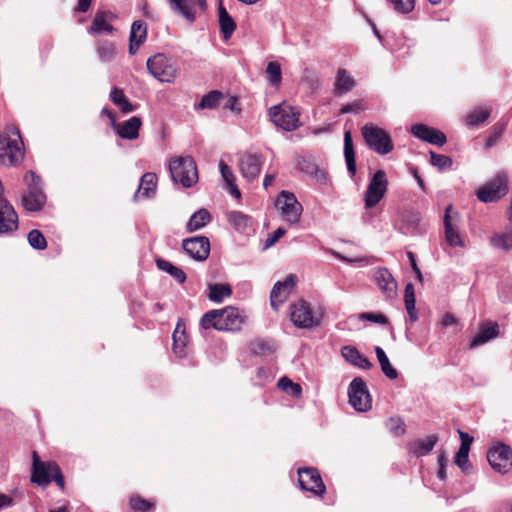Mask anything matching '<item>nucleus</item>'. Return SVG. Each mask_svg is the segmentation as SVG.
Segmentation results:
<instances>
[{"label": "nucleus", "mask_w": 512, "mask_h": 512, "mask_svg": "<svg viewBox=\"0 0 512 512\" xmlns=\"http://www.w3.org/2000/svg\"><path fill=\"white\" fill-rule=\"evenodd\" d=\"M245 322V315L238 308L228 306L220 310L205 313L200 321L204 329L214 328L219 331L240 330Z\"/></svg>", "instance_id": "nucleus-1"}, {"label": "nucleus", "mask_w": 512, "mask_h": 512, "mask_svg": "<svg viewBox=\"0 0 512 512\" xmlns=\"http://www.w3.org/2000/svg\"><path fill=\"white\" fill-rule=\"evenodd\" d=\"M24 158L23 141L16 127H9L0 135V160L7 165H15Z\"/></svg>", "instance_id": "nucleus-2"}, {"label": "nucleus", "mask_w": 512, "mask_h": 512, "mask_svg": "<svg viewBox=\"0 0 512 512\" xmlns=\"http://www.w3.org/2000/svg\"><path fill=\"white\" fill-rule=\"evenodd\" d=\"M169 170L175 183L189 188L198 181V171L195 161L190 156H180L170 161Z\"/></svg>", "instance_id": "nucleus-3"}, {"label": "nucleus", "mask_w": 512, "mask_h": 512, "mask_svg": "<svg viewBox=\"0 0 512 512\" xmlns=\"http://www.w3.org/2000/svg\"><path fill=\"white\" fill-rule=\"evenodd\" d=\"M27 186L22 196V203L28 211H39L46 203V195L42 189V180L33 171H28L24 176Z\"/></svg>", "instance_id": "nucleus-4"}, {"label": "nucleus", "mask_w": 512, "mask_h": 512, "mask_svg": "<svg viewBox=\"0 0 512 512\" xmlns=\"http://www.w3.org/2000/svg\"><path fill=\"white\" fill-rule=\"evenodd\" d=\"M268 115L272 123L285 131H294L300 126V112L286 102L269 108Z\"/></svg>", "instance_id": "nucleus-5"}, {"label": "nucleus", "mask_w": 512, "mask_h": 512, "mask_svg": "<svg viewBox=\"0 0 512 512\" xmlns=\"http://www.w3.org/2000/svg\"><path fill=\"white\" fill-rule=\"evenodd\" d=\"M149 73L163 83H171L177 74L175 60L163 53H157L148 58L146 63Z\"/></svg>", "instance_id": "nucleus-6"}, {"label": "nucleus", "mask_w": 512, "mask_h": 512, "mask_svg": "<svg viewBox=\"0 0 512 512\" xmlns=\"http://www.w3.org/2000/svg\"><path fill=\"white\" fill-rule=\"evenodd\" d=\"M508 191V174L506 171H500L479 188L476 195L481 202L490 203L500 200Z\"/></svg>", "instance_id": "nucleus-7"}, {"label": "nucleus", "mask_w": 512, "mask_h": 512, "mask_svg": "<svg viewBox=\"0 0 512 512\" xmlns=\"http://www.w3.org/2000/svg\"><path fill=\"white\" fill-rule=\"evenodd\" d=\"M361 132L368 147L376 153L386 155L393 150L391 137L384 129L373 124H366L362 127Z\"/></svg>", "instance_id": "nucleus-8"}, {"label": "nucleus", "mask_w": 512, "mask_h": 512, "mask_svg": "<svg viewBox=\"0 0 512 512\" xmlns=\"http://www.w3.org/2000/svg\"><path fill=\"white\" fill-rule=\"evenodd\" d=\"M275 206L285 222L296 225L300 221L303 207L293 193L282 191L276 199Z\"/></svg>", "instance_id": "nucleus-9"}, {"label": "nucleus", "mask_w": 512, "mask_h": 512, "mask_svg": "<svg viewBox=\"0 0 512 512\" xmlns=\"http://www.w3.org/2000/svg\"><path fill=\"white\" fill-rule=\"evenodd\" d=\"M388 188V179L384 170H378L370 179L364 193V206L366 209L375 207L385 196Z\"/></svg>", "instance_id": "nucleus-10"}, {"label": "nucleus", "mask_w": 512, "mask_h": 512, "mask_svg": "<svg viewBox=\"0 0 512 512\" xmlns=\"http://www.w3.org/2000/svg\"><path fill=\"white\" fill-rule=\"evenodd\" d=\"M487 460L493 470L507 474L512 471V448L507 444L498 443L488 450Z\"/></svg>", "instance_id": "nucleus-11"}, {"label": "nucleus", "mask_w": 512, "mask_h": 512, "mask_svg": "<svg viewBox=\"0 0 512 512\" xmlns=\"http://www.w3.org/2000/svg\"><path fill=\"white\" fill-rule=\"evenodd\" d=\"M298 483L302 490L309 491L316 496L322 497L326 491L321 475L316 468H298Z\"/></svg>", "instance_id": "nucleus-12"}, {"label": "nucleus", "mask_w": 512, "mask_h": 512, "mask_svg": "<svg viewBox=\"0 0 512 512\" xmlns=\"http://www.w3.org/2000/svg\"><path fill=\"white\" fill-rule=\"evenodd\" d=\"M291 321L299 328H313L320 323V318L313 312L310 305L300 300L291 305Z\"/></svg>", "instance_id": "nucleus-13"}, {"label": "nucleus", "mask_w": 512, "mask_h": 512, "mask_svg": "<svg viewBox=\"0 0 512 512\" xmlns=\"http://www.w3.org/2000/svg\"><path fill=\"white\" fill-rule=\"evenodd\" d=\"M459 216L452 205L445 209L444 228L446 242L452 247H463L464 242L458 230Z\"/></svg>", "instance_id": "nucleus-14"}, {"label": "nucleus", "mask_w": 512, "mask_h": 512, "mask_svg": "<svg viewBox=\"0 0 512 512\" xmlns=\"http://www.w3.org/2000/svg\"><path fill=\"white\" fill-rule=\"evenodd\" d=\"M184 251L197 261H204L210 253V242L205 236H195L183 241Z\"/></svg>", "instance_id": "nucleus-15"}, {"label": "nucleus", "mask_w": 512, "mask_h": 512, "mask_svg": "<svg viewBox=\"0 0 512 512\" xmlns=\"http://www.w3.org/2000/svg\"><path fill=\"white\" fill-rule=\"evenodd\" d=\"M349 404L357 412H366L372 408V397L367 386H349Z\"/></svg>", "instance_id": "nucleus-16"}, {"label": "nucleus", "mask_w": 512, "mask_h": 512, "mask_svg": "<svg viewBox=\"0 0 512 512\" xmlns=\"http://www.w3.org/2000/svg\"><path fill=\"white\" fill-rule=\"evenodd\" d=\"M57 466L54 462L40 461L36 452H33V465L31 472V482L39 486H47L51 483L52 467Z\"/></svg>", "instance_id": "nucleus-17"}, {"label": "nucleus", "mask_w": 512, "mask_h": 512, "mask_svg": "<svg viewBox=\"0 0 512 512\" xmlns=\"http://www.w3.org/2000/svg\"><path fill=\"white\" fill-rule=\"evenodd\" d=\"M374 280L386 299H395L397 297L398 285L388 269H376L374 272Z\"/></svg>", "instance_id": "nucleus-18"}, {"label": "nucleus", "mask_w": 512, "mask_h": 512, "mask_svg": "<svg viewBox=\"0 0 512 512\" xmlns=\"http://www.w3.org/2000/svg\"><path fill=\"white\" fill-rule=\"evenodd\" d=\"M18 228V215L13 206L6 200L0 199V235L10 234Z\"/></svg>", "instance_id": "nucleus-19"}, {"label": "nucleus", "mask_w": 512, "mask_h": 512, "mask_svg": "<svg viewBox=\"0 0 512 512\" xmlns=\"http://www.w3.org/2000/svg\"><path fill=\"white\" fill-rule=\"evenodd\" d=\"M296 280V276L290 274L284 281H278L273 286L270 294V302L274 310H278L279 306L285 302L292 288L294 287Z\"/></svg>", "instance_id": "nucleus-20"}, {"label": "nucleus", "mask_w": 512, "mask_h": 512, "mask_svg": "<svg viewBox=\"0 0 512 512\" xmlns=\"http://www.w3.org/2000/svg\"><path fill=\"white\" fill-rule=\"evenodd\" d=\"M411 133L422 141L437 146H443L447 141V138L443 132L424 124L413 125L411 128Z\"/></svg>", "instance_id": "nucleus-21"}, {"label": "nucleus", "mask_w": 512, "mask_h": 512, "mask_svg": "<svg viewBox=\"0 0 512 512\" xmlns=\"http://www.w3.org/2000/svg\"><path fill=\"white\" fill-rule=\"evenodd\" d=\"M239 169L244 178L254 181L261 171V157L258 154L246 153L239 160Z\"/></svg>", "instance_id": "nucleus-22"}, {"label": "nucleus", "mask_w": 512, "mask_h": 512, "mask_svg": "<svg viewBox=\"0 0 512 512\" xmlns=\"http://www.w3.org/2000/svg\"><path fill=\"white\" fill-rule=\"evenodd\" d=\"M438 442L436 435H429L425 438H420L410 442L407 445L408 453L410 456L420 458L428 455Z\"/></svg>", "instance_id": "nucleus-23"}, {"label": "nucleus", "mask_w": 512, "mask_h": 512, "mask_svg": "<svg viewBox=\"0 0 512 512\" xmlns=\"http://www.w3.org/2000/svg\"><path fill=\"white\" fill-rule=\"evenodd\" d=\"M157 189V176L155 173L147 172L142 175L137 191L133 195V200L149 199L154 197Z\"/></svg>", "instance_id": "nucleus-24"}, {"label": "nucleus", "mask_w": 512, "mask_h": 512, "mask_svg": "<svg viewBox=\"0 0 512 512\" xmlns=\"http://www.w3.org/2000/svg\"><path fill=\"white\" fill-rule=\"evenodd\" d=\"M147 38V25L141 20L132 23L130 31L129 53L134 55Z\"/></svg>", "instance_id": "nucleus-25"}, {"label": "nucleus", "mask_w": 512, "mask_h": 512, "mask_svg": "<svg viewBox=\"0 0 512 512\" xmlns=\"http://www.w3.org/2000/svg\"><path fill=\"white\" fill-rule=\"evenodd\" d=\"M273 396L280 399L282 405L292 406L302 397V386H276Z\"/></svg>", "instance_id": "nucleus-26"}, {"label": "nucleus", "mask_w": 512, "mask_h": 512, "mask_svg": "<svg viewBox=\"0 0 512 512\" xmlns=\"http://www.w3.org/2000/svg\"><path fill=\"white\" fill-rule=\"evenodd\" d=\"M499 335V325L496 322H486L482 324L470 343V347L474 348L483 345Z\"/></svg>", "instance_id": "nucleus-27"}, {"label": "nucleus", "mask_w": 512, "mask_h": 512, "mask_svg": "<svg viewBox=\"0 0 512 512\" xmlns=\"http://www.w3.org/2000/svg\"><path fill=\"white\" fill-rule=\"evenodd\" d=\"M141 125V119L137 116H133L122 124H116V126L113 127L121 138L134 140L139 136V129Z\"/></svg>", "instance_id": "nucleus-28"}, {"label": "nucleus", "mask_w": 512, "mask_h": 512, "mask_svg": "<svg viewBox=\"0 0 512 512\" xmlns=\"http://www.w3.org/2000/svg\"><path fill=\"white\" fill-rule=\"evenodd\" d=\"M170 9L177 15L192 23L196 19V11L192 0H167Z\"/></svg>", "instance_id": "nucleus-29"}, {"label": "nucleus", "mask_w": 512, "mask_h": 512, "mask_svg": "<svg viewBox=\"0 0 512 512\" xmlns=\"http://www.w3.org/2000/svg\"><path fill=\"white\" fill-rule=\"evenodd\" d=\"M173 338V351L178 358H185L187 356V343L188 336L185 332L184 326L178 322L172 335Z\"/></svg>", "instance_id": "nucleus-30"}, {"label": "nucleus", "mask_w": 512, "mask_h": 512, "mask_svg": "<svg viewBox=\"0 0 512 512\" xmlns=\"http://www.w3.org/2000/svg\"><path fill=\"white\" fill-rule=\"evenodd\" d=\"M355 84V79L346 69H338L336 81L334 84L336 95L341 96L348 93L355 87Z\"/></svg>", "instance_id": "nucleus-31"}, {"label": "nucleus", "mask_w": 512, "mask_h": 512, "mask_svg": "<svg viewBox=\"0 0 512 512\" xmlns=\"http://www.w3.org/2000/svg\"><path fill=\"white\" fill-rule=\"evenodd\" d=\"M341 353L345 360L354 366L366 369L370 368L372 365L370 361L353 346H344Z\"/></svg>", "instance_id": "nucleus-32"}, {"label": "nucleus", "mask_w": 512, "mask_h": 512, "mask_svg": "<svg viewBox=\"0 0 512 512\" xmlns=\"http://www.w3.org/2000/svg\"><path fill=\"white\" fill-rule=\"evenodd\" d=\"M344 156L347 165V170L351 176H354L356 173V160L350 131H346L344 133Z\"/></svg>", "instance_id": "nucleus-33"}, {"label": "nucleus", "mask_w": 512, "mask_h": 512, "mask_svg": "<svg viewBox=\"0 0 512 512\" xmlns=\"http://www.w3.org/2000/svg\"><path fill=\"white\" fill-rule=\"evenodd\" d=\"M490 245L493 248L503 251L512 249V227L506 228L504 232L495 233L490 237Z\"/></svg>", "instance_id": "nucleus-34"}, {"label": "nucleus", "mask_w": 512, "mask_h": 512, "mask_svg": "<svg viewBox=\"0 0 512 512\" xmlns=\"http://www.w3.org/2000/svg\"><path fill=\"white\" fill-rule=\"evenodd\" d=\"M109 19H111V14L108 12L99 11L96 13L92 26L90 28V33L100 34L103 32L111 33L113 31V26L110 24Z\"/></svg>", "instance_id": "nucleus-35"}, {"label": "nucleus", "mask_w": 512, "mask_h": 512, "mask_svg": "<svg viewBox=\"0 0 512 512\" xmlns=\"http://www.w3.org/2000/svg\"><path fill=\"white\" fill-rule=\"evenodd\" d=\"M219 25L223 38L228 40L234 32L236 24L222 3L219 5Z\"/></svg>", "instance_id": "nucleus-36"}, {"label": "nucleus", "mask_w": 512, "mask_h": 512, "mask_svg": "<svg viewBox=\"0 0 512 512\" xmlns=\"http://www.w3.org/2000/svg\"><path fill=\"white\" fill-rule=\"evenodd\" d=\"M404 303L405 309L408 313L409 320L414 323L418 320V313L416 310L415 290L412 283H407L404 290Z\"/></svg>", "instance_id": "nucleus-37"}, {"label": "nucleus", "mask_w": 512, "mask_h": 512, "mask_svg": "<svg viewBox=\"0 0 512 512\" xmlns=\"http://www.w3.org/2000/svg\"><path fill=\"white\" fill-rule=\"evenodd\" d=\"M208 298L216 303L222 302L225 298H228L232 294V289L229 284L216 283L208 286Z\"/></svg>", "instance_id": "nucleus-38"}, {"label": "nucleus", "mask_w": 512, "mask_h": 512, "mask_svg": "<svg viewBox=\"0 0 512 512\" xmlns=\"http://www.w3.org/2000/svg\"><path fill=\"white\" fill-rule=\"evenodd\" d=\"M211 221V215L206 209H200L195 212L189 219L187 223V231L194 232L197 231L204 226H206Z\"/></svg>", "instance_id": "nucleus-39"}, {"label": "nucleus", "mask_w": 512, "mask_h": 512, "mask_svg": "<svg viewBox=\"0 0 512 512\" xmlns=\"http://www.w3.org/2000/svg\"><path fill=\"white\" fill-rule=\"evenodd\" d=\"M420 214L413 211H406L402 215V224L400 230L404 234L414 233L420 224Z\"/></svg>", "instance_id": "nucleus-40"}, {"label": "nucleus", "mask_w": 512, "mask_h": 512, "mask_svg": "<svg viewBox=\"0 0 512 512\" xmlns=\"http://www.w3.org/2000/svg\"><path fill=\"white\" fill-rule=\"evenodd\" d=\"M491 110L487 107H476L465 117V123L469 127H477L485 122L490 116Z\"/></svg>", "instance_id": "nucleus-41"}, {"label": "nucleus", "mask_w": 512, "mask_h": 512, "mask_svg": "<svg viewBox=\"0 0 512 512\" xmlns=\"http://www.w3.org/2000/svg\"><path fill=\"white\" fill-rule=\"evenodd\" d=\"M96 52L101 62H111L117 55L115 44L106 40L97 43Z\"/></svg>", "instance_id": "nucleus-42"}, {"label": "nucleus", "mask_w": 512, "mask_h": 512, "mask_svg": "<svg viewBox=\"0 0 512 512\" xmlns=\"http://www.w3.org/2000/svg\"><path fill=\"white\" fill-rule=\"evenodd\" d=\"M376 356L378 359V362L381 366L382 372L390 379L394 380L397 378V371L396 369L391 365L385 351L381 347L375 348Z\"/></svg>", "instance_id": "nucleus-43"}, {"label": "nucleus", "mask_w": 512, "mask_h": 512, "mask_svg": "<svg viewBox=\"0 0 512 512\" xmlns=\"http://www.w3.org/2000/svg\"><path fill=\"white\" fill-rule=\"evenodd\" d=\"M225 98L224 94L220 91L214 90L204 95L198 104L197 108L200 109H215L220 104L221 100Z\"/></svg>", "instance_id": "nucleus-44"}, {"label": "nucleus", "mask_w": 512, "mask_h": 512, "mask_svg": "<svg viewBox=\"0 0 512 512\" xmlns=\"http://www.w3.org/2000/svg\"><path fill=\"white\" fill-rule=\"evenodd\" d=\"M111 101L120 107L124 113H129L134 110V106L129 102L122 90L113 88L110 93Z\"/></svg>", "instance_id": "nucleus-45"}, {"label": "nucleus", "mask_w": 512, "mask_h": 512, "mask_svg": "<svg viewBox=\"0 0 512 512\" xmlns=\"http://www.w3.org/2000/svg\"><path fill=\"white\" fill-rule=\"evenodd\" d=\"M157 266L159 269L167 272L172 277H174L179 283L185 282V280H186L185 272L182 269L174 266L171 262L163 260V259H159V260H157Z\"/></svg>", "instance_id": "nucleus-46"}, {"label": "nucleus", "mask_w": 512, "mask_h": 512, "mask_svg": "<svg viewBox=\"0 0 512 512\" xmlns=\"http://www.w3.org/2000/svg\"><path fill=\"white\" fill-rule=\"evenodd\" d=\"M128 505L135 512H148L155 507L154 502L144 499L139 495H132L129 498Z\"/></svg>", "instance_id": "nucleus-47"}, {"label": "nucleus", "mask_w": 512, "mask_h": 512, "mask_svg": "<svg viewBox=\"0 0 512 512\" xmlns=\"http://www.w3.org/2000/svg\"><path fill=\"white\" fill-rule=\"evenodd\" d=\"M385 427L395 437L403 436L406 432L405 422L400 417H390L385 421Z\"/></svg>", "instance_id": "nucleus-48"}, {"label": "nucleus", "mask_w": 512, "mask_h": 512, "mask_svg": "<svg viewBox=\"0 0 512 512\" xmlns=\"http://www.w3.org/2000/svg\"><path fill=\"white\" fill-rule=\"evenodd\" d=\"M300 169L307 174L315 176L320 182L325 183L327 181L326 172L310 161L304 160L303 163L300 164Z\"/></svg>", "instance_id": "nucleus-49"}, {"label": "nucleus", "mask_w": 512, "mask_h": 512, "mask_svg": "<svg viewBox=\"0 0 512 512\" xmlns=\"http://www.w3.org/2000/svg\"><path fill=\"white\" fill-rule=\"evenodd\" d=\"M228 220L236 230L245 231L248 227L250 218L239 211H233L228 215Z\"/></svg>", "instance_id": "nucleus-50"}, {"label": "nucleus", "mask_w": 512, "mask_h": 512, "mask_svg": "<svg viewBox=\"0 0 512 512\" xmlns=\"http://www.w3.org/2000/svg\"><path fill=\"white\" fill-rule=\"evenodd\" d=\"M430 163L437 167L439 170L449 169L452 166V159L443 154L430 152Z\"/></svg>", "instance_id": "nucleus-51"}, {"label": "nucleus", "mask_w": 512, "mask_h": 512, "mask_svg": "<svg viewBox=\"0 0 512 512\" xmlns=\"http://www.w3.org/2000/svg\"><path fill=\"white\" fill-rule=\"evenodd\" d=\"M469 452L470 451L459 449L455 455V464L465 474L469 473L472 468V465L469 461Z\"/></svg>", "instance_id": "nucleus-52"}, {"label": "nucleus", "mask_w": 512, "mask_h": 512, "mask_svg": "<svg viewBox=\"0 0 512 512\" xmlns=\"http://www.w3.org/2000/svg\"><path fill=\"white\" fill-rule=\"evenodd\" d=\"M392 8L401 14L410 13L415 7V0H387Z\"/></svg>", "instance_id": "nucleus-53"}, {"label": "nucleus", "mask_w": 512, "mask_h": 512, "mask_svg": "<svg viewBox=\"0 0 512 512\" xmlns=\"http://www.w3.org/2000/svg\"><path fill=\"white\" fill-rule=\"evenodd\" d=\"M28 242L34 249L38 250H43L47 246V242L44 235L39 230L36 229L29 232Z\"/></svg>", "instance_id": "nucleus-54"}, {"label": "nucleus", "mask_w": 512, "mask_h": 512, "mask_svg": "<svg viewBox=\"0 0 512 512\" xmlns=\"http://www.w3.org/2000/svg\"><path fill=\"white\" fill-rule=\"evenodd\" d=\"M266 73L272 85L277 86L280 84L282 75L280 65L277 62H269L266 67Z\"/></svg>", "instance_id": "nucleus-55"}, {"label": "nucleus", "mask_w": 512, "mask_h": 512, "mask_svg": "<svg viewBox=\"0 0 512 512\" xmlns=\"http://www.w3.org/2000/svg\"><path fill=\"white\" fill-rule=\"evenodd\" d=\"M359 319L367 320L381 325H387L389 323L388 318L379 312H364L359 314Z\"/></svg>", "instance_id": "nucleus-56"}, {"label": "nucleus", "mask_w": 512, "mask_h": 512, "mask_svg": "<svg viewBox=\"0 0 512 512\" xmlns=\"http://www.w3.org/2000/svg\"><path fill=\"white\" fill-rule=\"evenodd\" d=\"M219 170L226 184L228 186H232V184L235 181V176L233 174L232 169L224 161H220Z\"/></svg>", "instance_id": "nucleus-57"}, {"label": "nucleus", "mask_w": 512, "mask_h": 512, "mask_svg": "<svg viewBox=\"0 0 512 512\" xmlns=\"http://www.w3.org/2000/svg\"><path fill=\"white\" fill-rule=\"evenodd\" d=\"M437 463H438V466H439V469L437 471V478L440 480V481H445L446 480V477H447V474H446V469H447V458H446V455L444 452H441L438 457H437Z\"/></svg>", "instance_id": "nucleus-58"}, {"label": "nucleus", "mask_w": 512, "mask_h": 512, "mask_svg": "<svg viewBox=\"0 0 512 512\" xmlns=\"http://www.w3.org/2000/svg\"><path fill=\"white\" fill-rule=\"evenodd\" d=\"M361 110H363L362 102L361 101H354L352 103H348L340 109V114H347V113H359Z\"/></svg>", "instance_id": "nucleus-59"}, {"label": "nucleus", "mask_w": 512, "mask_h": 512, "mask_svg": "<svg viewBox=\"0 0 512 512\" xmlns=\"http://www.w3.org/2000/svg\"><path fill=\"white\" fill-rule=\"evenodd\" d=\"M52 473L53 474L51 476V482L54 481L57 484V486H59L61 489H64L65 488V480H64V476L62 474L60 467L58 465L53 466Z\"/></svg>", "instance_id": "nucleus-60"}, {"label": "nucleus", "mask_w": 512, "mask_h": 512, "mask_svg": "<svg viewBox=\"0 0 512 512\" xmlns=\"http://www.w3.org/2000/svg\"><path fill=\"white\" fill-rule=\"evenodd\" d=\"M458 434L461 440L459 449L470 451L471 444L474 440V438L469 435L467 432H464L462 430H458Z\"/></svg>", "instance_id": "nucleus-61"}, {"label": "nucleus", "mask_w": 512, "mask_h": 512, "mask_svg": "<svg viewBox=\"0 0 512 512\" xmlns=\"http://www.w3.org/2000/svg\"><path fill=\"white\" fill-rule=\"evenodd\" d=\"M286 233V230L282 227L276 229L271 236L266 239L265 248L273 246L281 237Z\"/></svg>", "instance_id": "nucleus-62"}, {"label": "nucleus", "mask_w": 512, "mask_h": 512, "mask_svg": "<svg viewBox=\"0 0 512 512\" xmlns=\"http://www.w3.org/2000/svg\"><path fill=\"white\" fill-rule=\"evenodd\" d=\"M442 327H450L457 324V319L452 313H446L441 319Z\"/></svg>", "instance_id": "nucleus-63"}, {"label": "nucleus", "mask_w": 512, "mask_h": 512, "mask_svg": "<svg viewBox=\"0 0 512 512\" xmlns=\"http://www.w3.org/2000/svg\"><path fill=\"white\" fill-rule=\"evenodd\" d=\"M223 100H225V102L223 104V107L225 109L231 110L233 112L239 111V109L237 108V97L229 96L227 98H224Z\"/></svg>", "instance_id": "nucleus-64"}]
</instances>
